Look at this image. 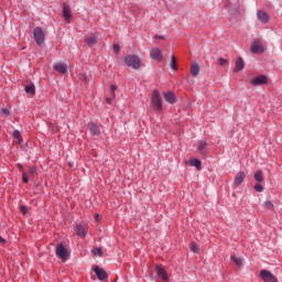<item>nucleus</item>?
<instances>
[{"mask_svg": "<svg viewBox=\"0 0 282 282\" xmlns=\"http://www.w3.org/2000/svg\"><path fill=\"white\" fill-rule=\"evenodd\" d=\"M151 105L155 111H162V96L160 95V91L153 90Z\"/></svg>", "mask_w": 282, "mask_h": 282, "instance_id": "nucleus-2", "label": "nucleus"}, {"mask_svg": "<svg viewBox=\"0 0 282 282\" xmlns=\"http://www.w3.org/2000/svg\"><path fill=\"white\" fill-rule=\"evenodd\" d=\"M226 63H228V59H226L224 57L218 58V65H220L221 67H224V65H226Z\"/></svg>", "mask_w": 282, "mask_h": 282, "instance_id": "nucleus-32", "label": "nucleus"}, {"mask_svg": "<svg viewBox=\"0 0 282 282\" xmlns=\"http://www.w3.org/2000/svg\"><path fill=\"white\" fill-rule=\"evenodd\" d=\"M231 261H234V263H236V265H238V267L243 265V260L241 258H237V257L232 256Z\"/></svg>", "mask_w": 282, "mask_h": 282, "instance_id": "nucleus-28", "label": "nucleus"}, {"mask_svg": "<svg viewBox=\"0 0 282 282\" xmlns=\"http://www.w3.org/2000/svg\"><path fill=\"white\" fill-rule=\"evenodd\" d=\"M257 19L260 21V23H268V21H270V15H268V12L259 10L257 12Z\"/></svg>", "mask_w": 282, "mask_h": 282, "instance_id": "nucleus-11", "label": "nucleus"}, {"mask_svg": "<svg viewBox=\"0 0 282 282\" xmlns=\"http://www.w3.org/2000/svg\"><path fill=\"white\" fill-rule=\"evenodd\" d=\"M253 188L256 193H263V187L261 186V184H256Z\"/></svg>", "mask_w": 282, "mask_h": 282, "instance_id": "nucleus-31", "label": "nucleus"}, {"mask_svg": "<svg viewBox=\"0 0 282 282\" xmlns=\"http://www.w3.org/2000/svg\"><path fill=\"white\" fill-rule=\"evenodd\" d=\"M17 167H18L20 171H23V164L18 163V164H17Z\"/></svg>", "mask_w": 282, "mask_h": 282, "instance_id": "nucleus-39", "label": "nucleus"}, {"mask_svg": "<svg viewBox=\"0 0 282 282\" xmlns=\"http://www.w3.org/2000/svg\"><path fill=\"white\" fill-rule=\"evenodd\" d=\"M116 89H118V87L116 85H111L110 86V91H111V96L115 98L116 97Z\"/></svg>", "mask_w": 282, "mask_h": 282, "instance_id": "nucleus-33", "label": "nucleus"}, {"mask_svg": "<svg viewBox=\"0 0 282 282\" xmlns=\"http://www.w3.org/2000/svg\"><path fill=\"white\" fill-rule=\"evenodd\" d=\"M112 48H113V52H115L116 54H119V53H120V45L113 44Z\"/></svg>", "mask_w": 282, "mask_h": 282, "instance_id": "nucleus-35", "label": "nucleus"}, {"mask_svg": "<svg viewBox=\"0 0 282 282\" xmlns=\"http://www.w3.org/2000/svg\"><path fill=\"white\" fill-rule=\"evenodd\" d=\"M243 67H246V63L243 62V58L238 57L236 61V67H235L234 72L235 73L241 72V69H243Z\"/></svg>", "mask_w": 282, "mask_h": 282, "instance_id": "nucleus-18", "label": "nucleus"}, {"mask_svg": "<svg viewBox=\"0 0 282 282\" xmlns=\"http://www.w3.org/2000/svg\"><path fill=\"white\" fill-rule=\"evenodd\" d=\"M256 182H263V171L262 170H258L254 175H253Z\"/></svg>", "mask_w": 282, "mask_h": 282, "instance_id": "nucleus-25", "label": "nucleus"}, {"mask_svg": "<svg viewBox=\"0 0 282 282\" xmlns=\"http://www.w3.org/2000/svg\"><path fill=\"white\" fill-rule=\"evenodd\" d=\"M170 67H171V69H173L174 72L177 70V61L175 59V56H174V55H172V57H171Z\"/></svg>", "mask_w": 282, "mask_h": 282, "instance_id": "nucleus-26", "label": "nucleus"}, {"mask_svg": "<svg viewBox=\"0 0 282 282\" xmlns=\"http://www.w3.org/2000/svg\"><path fill=\"white\" fill-rule=\"evenodd\" d=\"M91 252L95 257H102V248L100 247L93 248Z\"/></svg>", "mask_w": 282, "mask_h": 282, "instance_id": "nucleus-27", "label": "nucleus"}, {"mask_svg": "<svg viewBox=\"0 0 282 282\" xmlns=\"http://www.w3.org/2000/svg\"><path fill=\"white\" fill-rule=\"evenodd\" d=\"M124 64L132 69H138L141 65L140 57L138 55H127L123 57Z\"/></svg>", "mask_w": 282, "mask_h": 282, "instance_id": "nucleus-1", "label": "nucleus"}, {"mask_svg": "<svg viewBox=\"0 0 282 282\" xmlns=\"http://www.w3.org/2000/svg\"><path fill=\"white\" fill-rule=\"evenodd\" d=\"M250 84L253 87H261V85H268V76L265 75L257 76L256 78L251 79Z\"/></svg>", "mask_w": 282, "mask_h": 282, "instance_id": "nucleus-6", "label": "nucleus"}, {"mask_svg": "<svg viewBox=\"0 0 282 282\" xmlns=\"http://www.w3.org/2000/svg\"><path fill=\"white\" fill-rule=\"evenodd\" d=\"M0 243H6V239L0 236Z\"/></svg>", "mask_w": 282, "mask_h": 282, "instance_id": "nucleus-40", "label": "nucleus"}, {"mask_svg": "<svg viewBox=\"0 0 282 282\" xmlns=\"http://www.w3.org/2000/svg\"><path fill=\"white\" fill-rule=\"evenodd\" d=\"M206 147H208V142L206 141H199L197 151L200 153V155H206Z\"/></svg>", "mask_w": 282, "mask_h": 282, "instance_id": "nucleus-19", "label": "nucleus"}, {"mask_svg": "<svg viewBox=\"0 0 282 282\" xmlns=\"http://www.w3.org/2000/svg\"><path fill=\"white\" fill-rule=\"evenodd\" d=\"M155 271L159 279H162V281H169V274L166 273V270H164V267L156 265Z\"/></svg>", "mask_w": 282, "mask_h": 282, "instance_id": "nucleus-10", "label": "nucleus"}, {"mask_svg": "<svg viewBox=\"0 0 282 282\" xmlns=\"http://www.w3.org/2000/svg\"><path fill=\"white\" fill-rule=\"evenodd\" d=\"M250 51L252 54H263V52H265V50L263 48V46L261 44H259V42H253L251 44Z\"/></svg>", "mask_w": 282, "mask_h": 282, "instance_id": "nucleus-12", "label": "nucleus"}, {"mask_svg": "<svg viewBox=\"0 0 282 282\" xmlns=\"http://www.w3.org/2000/svg\"><path fill=\"white\" fill-rule=\"evenodd\" d=\"M96 219H98V215H96Z\"/></svg>", "mask_w": 282, "mask_h": 282, "instance_id": "nucleus-43", "label": "nucleus"}, {"mask_svg": "<svg viewBox=\"0 0 282 282\" xmlns=\"http://www.w3.org/2000/svg\"><path fill=\"white\" fill-rule=\"evenodd\" d=\"M24 91L26 94H31V96H34V94H36V86H34V84H31V85H26L24 87Z\"/></svg>", "mask_w": 282, "mask_h": 282, "instance_id": "nucleus-22", "label": "nucleus"}, {"mask_svg": "<svg viewBox=\"0 0 282 282\" xmlns=\"http://www.w3.org/2000/svg\"><path fill=\"white\" fill-rule=\"evenodd\" d=\"M107 105H111V98L106 99Z\"/></svg>", "mask_w": 282, "mask_h": 282, "instance_id": "nucleus-41", "label": "nucleus"}, {"mask_svg": "<svg viewBox=\"0 0 282 282\" xmlns=\"http://www.w3.org/2000/svg\"><path fill=\"white\" fill-rule=\"evenodd\" d=\"M12 135L14 142H18V144H23V137L21 135V132L19 130H14Z\"/></svg>", "mask_w": 282, "mask_h": 282, "instance_id": "nucleus-20", "label": "nucleus"}, {"mask_svg": "<svg viewBox=\"0 0 282 282\" xmlns=\"http://www.w3.org/2000/svg\"><path fill=\"white\" fill-rule=\"evenodd\" d=\"M264 208H268V210H273L274 209V204H272L271 200H267L263 203Z\"/></svg>", "mask_w": 282, "mask_h": 282, "instance_id": "nucleus-29", "label": "nucleus"}, {"mask_svg": "<svg viewBox=\"0 0 282 282\" xmlns=\"http://www.w3.org/2000/svg\"><path fill=\"white\" fill-rule=\"evenodd\" d=\"M150 56L153 61H162V51L160 48H152Z\"/></svg>", "mask_w": 282, "mask_h": 282, "instance_id": "nucleus-16", "label": "nucleus"}, {"mask_svg": "<svg viewBox=\"0 0 282 282\" xmlns=\"http://www.w3.org/2000/svg\"><path fill=\"white\" fill-rule=\"evenodd\" d=\"M1 112H2L4 116H10V110H8V108H2V109H1Z\"/></svg>", "mask_w": 282, "mask_h": 282, "instance_id": "nucleus-37", "label": "nucleus"}, {"mask_svg": "<svg viewBox=\"0 0 282 282\" xmlns=\"http://www.w3.org/2000/svg\"><path fill=\"white\" fill-rule=\"evenodd\" d=\"M29 173H30L31 175H35V173H36V166H31L30 170H29Z\"/></svg>", "mask_w": 282, "mask_h": 282, "instance_id": "nucleus-36", "label": "nucleus"}, {"mask_svg": "<svg viewBox=\"0 0 282 282\" xmlns=\"http://www.w3.org/2000/svg\"><path fill=\"white\" fill-rule=\"evenodd\" d=\"M55 254L56 257L62 259V261H67V259L69 258V251H67V248H65L63 243L56 245Z\"/></svg>", "mask_w": 282, "mask_h": 282, "instance_id": "nucleus-3", "label": "nucleus"}, {"mask_svg": "<svg viewBox=\"0 0 282 282\" xmlns=\"http://www.w3.org/2000/svg\"><path fill=\"white\" fill-rule=\"evenodd\" d=\"M63 18L67 23H69V20L72 19V9H69V4L67 3L63 4Z\"/></svg>", "mask_w": 282, "mask_h": 282, "instance_id": "nucleus-14", "label": "nucleus"}, {"mask_svg": "<svg viewBox=\"0 0 282 282\" xmlns=\"http://www.w3.org/2000/svg\"><path fill=\"white\" fill-rule=\"evenodd\" d=\"M96 41H98V37H96L95 34H91L85 40L86 45H95Z\"/></svg>", "mask_w": 282, "mask_h": 282, "instance_id": "nucleus-24", "label": "nucleus"}, {"mask_svg": "<svg viewBox=\"0 0 282 282\" xmlns=\"http://www.w3.org/2000/svg\"><path fill=\"white\" fill-rule=\"evenodd\" d=\"M94 272L99 281H105V280L109 279L107 271H105L100 267H95Z\"/></svg>", "mask_w": 282, "mask_h": 282, "instance_id": "nucleus-8", "label": "nucleus"}, {"mask_svg": "<svg viewBox=\"0 0 282 282\" xmlns=\"http://www.w3.org/2000/svg\"><path fill=\"white\" fill-rule=\"evenodd\" d=\"M199 74V64L197 63H192L191 65V76H197Z\"/></svg>", "mask_w": 282, "mask_h": 282, "instance_id": "nucleus-21", "label": "nucleus"}, {"mask_svg": "<svg viewBox=\"0 0 282 282\" xmlns=\"http://www.w3.org/2000/svg\"><path fill=\"white\" fill-rule=\"evenodd\" d=\"M20 210H21L22 215H28V206L22 205V206L20 207Z\"/></svg>", "mask_w": 282, "mask_h": 282, "instance_id": "nucleus-34", "label": "nucleus"}, {"mask_svg": "<svg viewBox=\"0 0 282 282\" xmlns=\"http://www.w3.org/2000/svg\"><path fill=\"white\" fill-rule=\"evenodd\" d=\"M165 102H169V105H175L177 100V96H175V93L167 91L163 94Z\"/></svg>", "mask_w": 282, "mask_h": 282, "instance_id": "nucleus-9", "label": "nucleus"}, {"mask_svg": "<svg viewBox=\"0 0 282 282\" xmlns=\"http://www.w3.org/2000/svg\"><path fill=\"white\" fill-rule=\"evenodd\" d=\"M53 69L58 72V74H67V64L57 62L54 64Z\"/></svg>", "mask_w": 282, "mask_h": 282, "instance_id": "nucleus-13", "label": "nucleus"}, {"mask_svg": "<svg viewBox=\"0 0 282 282\" xmlns=\"http://www.w3.org/2000/svg\"><path fill=\"white\" fill-rule=\"evenodd\" d=\"M189 164L191 166H195L198 171L202 169V161L199 159H191Z\"/></svg>", "mask_w": 282, "mask_h": 282, "instance_id": "nucleus-23", "label": "nucleus"}, {"mask_svg": "<svg viewBox=\"0 0 282 282\" xmlns=\"http://www.w3.org/2000/svg\"><path fill=\"white\" fill-rule=\"evenodd\" d=\"M88 129L91 135H100V128L94 122L88 123Z\"/></svg>", "mask_w": 282, "mask_h": 282, "instance_id": "nucleus-17", "label": "nucleus"}, {"mask_svg": "<svg viewBox=\"0 0 282 282\" xmlns=\"http://www.w3.org/2000/svg\"><path fill=\"white\" fill-rule=\"evenodd\" d=\"M243 180H246V173L243 171L238 172L234 180L235 186H241Z\"/></svg>", "mask_w": 282, "mask_h": 282, "instance_id": "nucleus-15", "label": "nucleus"}, {"mask_svg": "<svg viewBox=\"0 0 282 282\" xmlns=\"http://www.w3.org/2000/svg\"><path fill=\"white\" fill-rule=\"evenodd\" d=\"M22 181L24 184H28L30 182V175H28V173L23 172Z\"/></svg>", "mask_w": 282, "mask_h": 282, "instance_id": "nucleus-30", "label": "nucleus"}, {"mask_svg": "<svg viewBox=\"0 0 282 282\" xmlns=\"http://www.w3.org/2000/svg\"><path fill=\"white\" fill-rule=\"evenodd\" d=\"M192 250L197 253L199 252V248H197V246L195 243L192 245Z\"/></svg>", "mask_w": 282, "mask_h": 282, "instance_id": "nucleus-38", "label": "nucleus"}, {"mask_svg": "<svg viewBox=\"0 0 282 282\" xmlns=\"http://www.w3.org/2000/svg\"><path fill=\"white\" fill-rule=\"evenodd\" d=\"M87 230H89V226L87 225H76L75 232L78 237L85 238L87 237Z\"/></svg>", "mask_w": 282, "mask_h": 282, "instance_id": "nucleus-7", "label": "nucleus"}, {"mask_svg": "<svg viewBox=\"0 0 282 282\" xmlns=\"http://www.w3.org/2000/svg\"><path fill=\"white\" fill-rule=\"evenodd\" d=\"M155 39L164 40V36L163 35H155Z\"/></svg>", "mask_w": 282, "mask_h": 282, "instance_id": "nucleus-42", "label": "nucleus"}, {"mask_svg": "<svg viewBox=\"0 0 282 282\" xmlns=\"http://www.w3.org/2000/svg\"><path fill=\"white\" fill-rule=\"evenodd\" d=\"M260 279H262V281H264V282H279L276 276H274V274H272V272H270L268 270L260 271Z\"/></svg>", "mask_w": 282, "mask_h": 282, "instance_id": "nucleus-5", "label": "nucleus"}, {"mask_svg": "<svg viewBox=\"0 0 282 282\" xmlns=\"http://www.w3.org/2000/svg\"><path fill=\"white\" fill-rule=\"evenodd\" d=\"M33 36L37 45H43L45 43V33L41 26L33 30Z\"/></svg>", "mask_w": 282, "mask_h": 282, "instance_id": "nucleus-4", "label": "nucleus"}]
</instances>
